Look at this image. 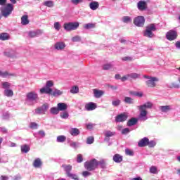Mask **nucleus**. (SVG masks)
I'll return each instance as SVG.
<instances>
[{
	"label": "nucleus",
	"instance_id": "1",
	"mask_svg": "<svg viewBox=\"0 0 180 180\" xmlns=\"http://www.w3.org/2000/svg\"><path fill=\"white\" fill-rule=\"evenodd\" d=\"M153 108V103L151 102H147L143 105H139L138 109L139 110V115L138 118L132 117L127 122V126L129 127H131V126H136L137 124V122L140 120L141 122H146L148 117L147 115L148 112H147V109H151Z\"/></svg>",
	"mask_w": 180,
	"mask_h": 180
},
{
	"label": "nucleus",
	"instance_id": "2",
	"mask_svg": "<svg viewBox=\"0 0 180 180\" xmlns=\"http://www.w3.org/2000/svg\"><path fill=\"white\" fill-rule=\"evenodd\" d=\"M39 102V94L36 91H30L26 94L25 104L33 106Z\"/></svg>",
	"mask_w": 180,
	"mask_h": 180
},
{
	"label": "nucleus",
	"instance_id": "3",
	"mask_svg": "<svg viewBox=\"0 0 180 180\" xmlns=\"http://www.w3.org/2000/svg\"><path fill=\"white\" fill-rule=\"evenodd\" d=\"M0 20L2 19V16L3 18H9L12 15V12H13V4H6V6L0 8Z\"/></svg>",
	"mask_w": 180,
	"mask_h": 180
},
{
	"label": "nucleus",
	"instance_id": "4",
	"mask_svg": "<svg viewBox=\"0 0 180 180\" xmlns=\"http://www.w3.org/2000/svg\"><path fill=\"white\" fill-rule=\"evenodd\" d=\"M155 30H157L155 24H149L143 32V36L152 39V37H154V33H153V32H155Z\"/></svg>",
	"mask_w": 180,
	"mask_h": 180
},
{
	"label": "nucleus",
	"instance_id": "5",
	"mask_svg": "<svg viewBox=\"0 0 180 180\" xmlns=\"http://www.w3.org/2000/svg\"><path fill=\"white\" fill-rule=\"evenodd\" d=\"M54 86V82L51 80H48L46 83V86L39 89V94H51L53 89L51 87Z\"/></svg>",
	"mask_w": 180,
	"mask_h": 180
},
{
	"label": "nucleus",
	"instance_id": "6",
	"mask_svg": "<svg viewBox=\"0 0 180 180\" xmlns=\"http://www.w3.org/2000/svg\"><path fill=\"white\" fill-rule=\"evenodd\" d=\"M79 27V22H66L63 25V28L66 32H72V30H77Z\"/></svg>",
	"mask_w": 180,
	"mask_h": 180
},
{
	"label": "nucleus",
	"instance_id": "7",
	"mask_svg": "<svg viewBox=\"0 0 180 180\" xmlns=\"http://www.w3.org/2000/svg\"><path fill=\"white\" fill-rule=\"evenodd\" d=\"M84 167L88 171H94L98 168V160L96 159H93L90 161L86 162L84 163Z\"/></svg>",
	"mask_w": 180,
	"mask_h": 180
},
{
	"label": "nucleus",
	"instance_id": "8",
	"mask_svg": "<svg viewBox=\"0 0 180 180\" xmlns=\"http://www.w3.org/2000/svg\"><path fill=\"white\" fill-rule=\"evenodd\" d=\"M143 78H146V79H147L146 81V84L149 88H154L157 86V84H155V82H158V78L147 75H144Z\"/></svg>",
	"mask_w": 180,
	"mask_h": 180
},
{
	"label": "nucleus",
	"instance_id": "9",
	"mask_svg": "<svg viewBox=\"0 0 180 180\" xmlns=\"http://www.w3.org/2000/svg\"><path fill=\"white\" fill-rule=\"evenodd\" d=\"M49 108H50L49 104L44 103V105H42L35 109V113H36V115H46V112H47V110H49Z\"/></svg>",
	"mask_w": 180,
	"mask_h": 180
},
{
	"label": "nucleus",
	"instance_id": "10",
	"mask_svg": "<svg viewBox=\"0 0 180 180\" xmlns=\"http://www.w3.org/2000/svg\"><path fill=\"white\" fill-rule=\"evenodd\" d=\"M145 22L146 19L143 16H138L134 19V25H135V26H138V27H143Z\"/></svg>",
	"mask_w": 180,
	"mask_h": 180
},
{
	"label": "nucleus",
	"instance_id": "11",
	"mask_svg": "<svg viewBox=\"0 0 180 180\" xmlns=\"http://www.w3.org/2000/svg\"><path fill=\"white\" fill-rule=\"evenodd\" d=\"M127 117H129V115L126 112L121 113L115 117V122H117V123L126 122L127 120Z\"/></svg>",
	"mask_w": 180,
	"mask_h": 180
},
{
	"label": "nucleus",
	"instance_id": "12",
	"mask_svg": "<svg viewBox=\"0 0 180 180\" xmlns=\"http://www.w3.org/2000/svg\"><path fill=\"white\" fill-rule=\"evenodd\" d=\"M177 37L178 34L176 32V31L174 30H169L166 34V38L170 41H172V40H175Z\"/></svg>",
	"mask_w": 180,
	"mask_h": 180
},
{
	"label": "nucleus",
	"instance_id": "13",
	"mask_svg": "<svg viewBox=\"0 0 180 180\" xmlns=\"http://www.w3.org/2000/svg\"><path fill=\"white\" fill-rule=\"evenodd\" d=\"M137 8L139 11H146L147 9V2L143 0L137 3Z\"/></svg>",
	"mask_w": 180,
	"mask_h": 180
},
{
	"label": "nucleus",
	"instance_id": "14",
	"mask_svg": "<svg viewBox=\"0 0 180 180\" xmlns=\"http://www.w3.org/2000/svg\"><path fill=\"white\" fill-rule=\"evenodd\" d=\"M55 50H58V51L61 50H64L65 49V43L63 41L56 42L53 46Z\"/></svg>",
	"mask_w": 180,
	"mask_h": 180
},
{
	"label": "nucleus",
	"instance_id": "15",
	"mask_svg": "<svg viewBox=\"0 0 180 180\" xmlns=\"http://www.w3.org/2000/svg\"><path fill=\"white\" fill-rule=\"evenodd\" d=\"M43 34V30H37L36 31H31L29 32L30 37H39Z\"/></svg>",
	"mask_w": 180,
	"mask_h": 180
},
{
	"label": "nucleus",
	"instance_id": "16",
	"mask_svg": "<svg viewBox=\"0 0 180 180\" xmlns=\"http://www.w3.org/2000/svg\"><path fill=\"white\" fill-rule=\"evenodd\" d=\"M96 108H97V105H96V103H95L90 102L85 105V109H86V110H88L89 112H90L91 110H95V109H96Z\"/></svg>",
	"mask_w": 180,
	"mask_h": 180
},
{
	"label": "nucleus",
	"instance_id": "17",
	"mask_svg": "<svg viewBox=\"0 0 180 180\" xmlns=\"http://www.w3.org/2000/svg\"><path fill=\"white\" fill-rule=\"evenodd\" d=\"M146 146H148V138L147 137L141 139L138 143L139 147H146Z\"/></svg>",
	"mask_w": 180,
	"mask_h": 180
},
{
	"label": "nucleus",
	"instance_id": "18",
	"mask_svg": "<svg viewBox=\"0 0 180 180\" xmlns=\"http://www.w3.org/2000/svg\"><path fill=\"white\" fill-rule=\"evenodd\" d=\"M159 110L162 112V113H168L170 110H172L171 105H160Z\"/></svg>",
	"mask_w": 180,
	"mask_h": 180
},
{
	"label": "nucleus",
	"instance_id": "19",
	"mask_svg": "<svg viewBox=\"0 0 180 180\" xmlns=\"http://www.w3.org/2000/svg\"><path fill=\"white\" fill-rule=\"evenodd\" d=\"M63 94V91L53 89H52L51 93H49L48 95H52V96H60Z\"/></svg>",
	"mask_w": 180,
	"mask_h": 180
},
{
	"label": "nucleus",
	"instance_id": "20",
	"mask_svg": "<svg viewBox=\"0 0 180 180\" xmlns=\"http://www.w3.org/2000/svg\"><path fill=\"white\" fill-rule=\"evenodd\" d=\"M112 160H113L114 162H116L117 164H120V162H122V161H123V156L117 153V154L114 155Z\"/></svg>",
	"mask_w": 180,
	"mask_h": 180
},
{
	"label": "nucleus",
	"instance_id": "21",
	"mask_svg": "<svg viewBox=\"0 0 180 180\" xmlns=\"http://www.w3.org/2000/svg\"><path fill=\"white\" fill-rule=\"evenodd\" d=\"M95 98H99L105 94V91L102 90L94 89L93 90Z\"/></svg>",
	"mask_w": 180,
	"mask_h": 180
},
{
	"label": "nucleus",
	"instance_id": "22",
	"mask_svg": "<svg viewBox=\"0 0 180 180\" xmlns=\"http://www.w3.org/2000/svg\"><path fill=\"white\" fill-rule=\"evenodd\" d=\"M69 133L70 134H71V136L75 137L77 136H79L81 131H79V129H78L77 128H72L70 129Z\"/></svg>",
	"mask_w": 180,
	"mask_h": 180
},
{
	"label": "nucleus",
	"instance_id": "23",
	"mask_svg": "<svg viewBox=\"0 0 180 180\" xmlns=\"http://www.w3.org/2000/svg\"><path fill=\"white\" fill-rule=\"evenodd\" d=\"M34 136L36 137V139H43L46 137V132H44L43 130H40L38 132L34 134Z\"/></svg>",
	"mask_w": 180,
	"mask_h": 180
},
{
	"label": "nucleus",
	"instance_id": "24",
	"mask_svg": "<svg viewBox=\"0 0 180 180\" xmlns=\"http://www.w3.org/2000/svg\"><path fill=\"white\" fill-rule=\"evenodd\" d=\"M89 8L91 11H96L99 8V3L98 1H92L89 4Z\"/></svg>",
	"mask_w": 180,
	"mask_h": 180
},
{
	"label": "nucleus",
	"instance_id": "25",
	"mask_svg": "<svg viewBox=\"0 0 180 180\" xmlns=\"http://www.w3.org/2000/svg\"><path fill=\"white\" fill-rule=\"evenodd\" d=\"M42 164L43 163L41 162V159L37 158L34 160L33 167H34V168H40V167H41Z\"/></svg>",
	"mask_w": 180,
	"mask_h": 180
},
{
	"label": "nucleus",
	"instance_id": "26",
	"mask_svg": "<svg viewBox=\"0 0 180 180\" xmlns=\"http://www.w3.org/2000/svg\"><path fill=\"white\" fill-rule=\"evenodd\" d=\"M67 108H68V105L64 103H58V109L59 112H63L64 110H67Z\"/></svg>",
	"mask_w": 180,
	"mask_h": 180
},
{
	"label": "nucleus",
	"instance_id": "27",
	"mask_svg": "<svg viewBox=\"0 0 180 180\" xmlns=\"http://www.w3.org/2000/svg\"><path fill=\"white\" fill-rule=\"evenodd\" d=\"M29 17L26 15H22L21 17V24L22 26H26V25H29Z\"/></svg>",
	"mask_w": 180,
	"mask_h": 180
},
{
	"label": "nucleus",
	"instance_id": "28",
	"mask_svg": "<svg viewBox=\"0 0 180 180\" xmlns=\"http://www.w3.org/2000/svg\"><path fill=\"white\" fill-rule=\"evenodd\" d=\"M21 148V152L24 153L25 154H27L28 151H30V146H29V145H22L20 146Z\"/></svg>",
	"mask_w": 180,
	"mask_h": 180
},
{
	"label": "nucleus",
	"instance_id": "29",
	"mask_svg": "<svg viewBox=\"0 0 180 180\" xmlns=\"http://www.w3.org/2000/svg\"><path fill=\"white\" fill-rule=\"evenodd\" d=\"M42 5L46 6L47 8H53L54 6V1L51 0L45 1Z\"/></svg>",
	"mask_w": 180,
	"mask_h": 180
},
{
	"label": "nucleus",
	"instance_id": "30",
	"mask_svg": "<svg viewBox=\"0 0 180 180\" xmlns=\"http://www.w3.org/2000/svg\"><path fill=\"white\" fill-rule=\"evenodd\" d=\"M4 96H7L8 98H12V96H13V91L9 89H5Z\"/></svg>",
	"mask_w": 180,
	"mask_h": 180
},
{
	"label": "nucleus",
	"instance_id": "31",
	"mask_svg": "<svg viewBox=\"0 0 180 180\" xmlns=\"http://www.w3.org/2000/svg\"><path fill=\"white\" fill-rule=\"evenodd\" d=\"M115 134H116L115 132H112L110 131H106L105 133V140L106 141H109V137H112V136H115Z\"/></svg>",
	"mask_w": 180,
	"mask_h": 180
},
{
	"label": "nucleus",
	"instance_id": "32",
	"mask_svg": "<svg viewBox=\"0 0 180 180\" xmlns=\"http://www.w3.org/2000/svg\"><path fill=\"white\" fill-rule=\"evenodd\" d=\"M62 167L65 171L67 175L71 173V169H72V167L71 165H63Z\"/></svg>",
	"mask_w": 180,
	"mask_h": 180
},
{
	"label": "nucleus",
	"instance_id": "33",
	"mask_svg": "<svg viewBox=\"0 0 180 180\" xmlns=\"http://www.w3.org/2000/svg\"><path fill=\"white\" fill-rule=\"evenodd\" d=\"M65 140H67V137L64 135H60L56 138L57 143H64Z\"/></svg>",
	"mask_w": 180,
	"mask_h": 180
},
{
	"label": "nucleus",
	"instance_id": "34",
	"mask_svg": "<svg viewBox=\"0 0 180 180\" xmlns=\"http://www.w3.org/2000/svg\"><path fill=\"white\" fill-rule=\"evenodd\" d=\"M129 79H136V78H140V74L139 73H130L128 74Z\"/></svg>",
	"mask_w": 180,
	"mask_h": 180
},
{
	"label": "nucleus",
	"instance_id": "35",
	"mask_svg": "<svg viewBox=\"0 0 180 180\" xmlns=\"http://www.w3.org/2000/svg\"><path fill=\"white\" fill-rule=\"evenodd\" d=\"M98 167H100V168H106V163L105 162V160H97V168Z\"/></svg>",
	"mask_w": 180,
	"mask_h": 180
},
{
	"label": "nucleus",
	"instance_id": "36",
	"mask_svg": "<svg viewBox=\"0 0 180 180\" xmlns=\"http://www.w3.org/2000/svg\"><path fill=\"white\" fill-rule=\"evenodd\" d=\"M0 40H9V34H8V33L0 34Z\"/></svg>",
	"mask_w": 180,
	"mask_h": 180
},
{
	"label": "nucleus",
	"instance_id": "37",
	"mask_svg": "<svg viewBox=\"0 0 180 180\" xmlns=\"http://www.w3.org/2000/svg\"><path fill=\"white\" fill-rule=\"evenodd\" d=\"M123 23H131V18L129 16H124L122 18Z\"/></svg>",
	"mask_w": 180,
	"mask_h": 180
},
{
	"label": "nucleus",
	"instance_id": "38",
	"mask_svg": "<svg viewBox=\"0 0 180 180\" xmlns=\"http://www.w3.org/2000/svg\"><path fill=\"white\" fill-rule=\"evenodd\" d=\"M124 102H125V103H129V105H131L133 103H134V101H133V98H130V97H125Z\"/></svg>",
	"mask_w": 180,
	"mask_h": 180
},
{
	"label": "nucleus",
	"instance_id": "39",
	"mask_svg": "<svg viewBox=\"0 0 180 180\" xmlns=\"http://www.w3.org/2000/svg\"><path fill=\"white\" fill-rule=\"evenodd\" d=\"M59 112L60 110H58V108L53 107L51 108V115H58Z\"/></svg>",
	"mask_w": 180,
	"mask_h": 180
},
{
	"label": "nucleus",
	"instance_id": "40",
	"mask_svg": "<svg viewBox=\"0 0 180 180\" xmlns=\"http://www.w3.org/2000/svg\"><path fill=\"white\" fill-rule=\"evenodd\" d=\"M71 94H78L79 92V88L77 86H72L70 89Z\"/></svg>",
	"mask_w": 180,
	"mask_h": 180
},
{
	"label": "nucleus",
	"instance_id": "41",
	"mask_svg": "<svg viewBox=\"0 0 180 180\" xmlns=\"http://www.w3.org/2000/svg\"><path fill=\"white\" fill-rule=\"evenodd\" d=\"M169 88H176V89H179L180 85L176 82H172L169 84Z\"/></svg>",
	"mask_w": 180,
	"mask_h": 180
},
{
	"label": "nucleus",
	"instance_id": "42",
	"mask_svg": "<svg viewBox=\"0 0 180 180\" xmlns=\"http://www.w3.org/2000/svg\"><path fill=\"white\" fill-rule=\"evenodd\" d=\"M125 154L126 155H129L130 157H133V155H134V152L132 150L127 148V149H125Z\"/></svg>",
	"mask_w": 180,
	"mask_h": 180
},
{
	"label": "nucleus",
	"instance_id": "43",
	"mask_svg": "<svg viewBox=\"0 0 180 180\" xmlns=\"http://www.w3.org/2000/svg\"><path fill=\"white\" fill-rule=\"evenodd\" d=\"M84 29H87V30L94 29V27H95V24L87 23V24L84 25Z\"/></svg>",
	"mask_w": 180,
	"mask_h": 180
},
{
	"label": "nucleus",
	"instance_id": "44",
	"mask_svg": "<svg viewBox=\"0 0 180 180\" xmlns=\"http://www.w3.org/2000/svg\"><path fill=\"white\" fill-rule=\"evenodd\" d=\"M150 174H158V169H157V167L155 166H152L150 168Z\"/></svg>",
	"mask_w": 180,
	"mask_h": 180
},
{
	"label": "nucleus",
	"instance_id": "45",
	"mask_svg": "<svg viewBox=\"0 0 180 180\" xmlns=\"http://www.w3.org/2000/svg\"><path fill=\"white\" fill-rule=\"evenodd\" d=\"M2 86L4 89H9V88H11V83L4 82L2 83Z\"/></svg>",
	"mask_w": 180,
	"mask_h": 180
},
{
	"label": "nucleus",
	"instance_id": "46",
	"mask_svg": "<svg viewBox=\"0 0 180 180\" xmlns=\"http://www.w3.org/2000/svg\"><path fill=\"white\" fill-rule=\"evenodd\" d=\"M54 29H56L58 32L61 29V24L59 22H56L53 24Z\"/></svg>",
	"mask_w": 180,
	"mask_h": 180
},
{
	"label": "nucleus",
	"instance_id": "47",
	"mask_svg": "<svg viewBox=\"0 0 180 180\" xmlns=\"http://www.w3.org/2000/svg\"><path fill=\"white\" fill-rule=\"evenodd\" d=\"M131 95H134V96H138V98H143V93L141 92H130Z\"/></svg>",
	"mask_w": 180,
	"mask_h": 180
},
{
	"label": "nucleus",
	"instance_id": "48",
	"mask_svg": "<svg viewBox=\"0 0 180 180\" xmlns=\"http://www.w3.org/2000/svg\"><path fill=\"white\" fill-rule=\"evenodd\" d=\"M113 67V65L112 63H107L103 65V70H110Z\"/></svg>",
	"mask_w": 180,
	"mask_h": 180
},
{
	"label": "nucleus",
	"instance_id": "49",
	"mask_svg": "<svg viewBox=\"0 0 180 180\" xmlns=\"http://www.w3.org/2000/svg\"><path fill=\"white\" fill-rule=\"evenodd\" d=\"M68 116H69L68 112L66 111H64L60 113V117L62 119H68Z\"/></svg>",
	"mask_w": 180,
	"mask_h": 180
},
{
	"label": "nucleus",
	"instance_id": "50",
	"mask_svg": "<svg viewBox=\"0 0 180 180\" xmlns=\"http://www.w3.org/2000/svg\"><path fill=\"white\" fill-rule=\"evenodd\" d=\"M157 143H155V141H150L148 139V147L153 148V147H155Z\"/></svg>",
	"mask_w": 180,
	"mask_h": 180
},
{
	"label": "nucleus",
	"instance_id": "51",
	"mask_svg": "<svg viewBox=\"0 0 180 180\" xmlns=\"http://www.w3.org/2000/svg\"><path fill=\"white\" fill-rule=\"evenodd\" d=\"M68 176L69 178H71L72 179L79 180L78 176H77V174H72V173H68Z\"/></svg>",
	"mask_w": 180,
	"mask_h": 180
},
{
	"label": "nucleus",
	"instance_id": "52",
	"mask_svg": "<svg viewBox=\"0 0 180 180\" xmlns=\"http://www.w3.org/2000/svg\"><path fill=\"white\" fill-rule=\"evenodd\" d=\"M95 141V139H94V136H90L87 138L86 143L87 144H94V142Z\"/></svg>",
	"mask_w": 180,
	"mask_h": 180
},
{
	"label": "nucleus",
	"instance_id": "53",
	"mask_svg": "<svg viewBox=\"0 0 180 180\" xmlns=\"http://www.w3.org/2000/svg\"><path fill=\"white\" fill-rule=\"evenodd\" d=\"M122 61H133L134 58L131 56H124L122 58Z\"/></svg>",
	"mask_w": 180,
	"mask_h": 180
},
{
	"label": "nucleus",
	"instance_id": "54",
	"mask_svg": "<svg viewBox=\"0 0 180 180\" xmlns=\"http://www.w3.org/2000/svg\"><path fill=\"white\" fill-rule=\"evenodd\" d=\"M8 75L9 73L7 71H0V77H2V78H6Z\"/></svg>",
	"mask_w": 180,
	"mask_h": 180
},
{
	"label": "nucleus",
	"instance_id": "55",
	"mask_svg": "<svg viewBox=\"0 0 180 180\" xmlns=\"http://www.w3.org/2000/svg\"><path fill=\"white\" fill-rule=\"evenodd\" d=\"M72 41L77 42V41H81V37L77 35L72 38Z\"/></svg>",
	"mask_w": 180,
	"mask_h": 180
},
{
	"label": "nucleus",
	"instance_id": "56",
	"mask_svg": "<svg viewBox=\"0 0 180 180\" xmlns=\"http://www.w3.org/2000/svg\"><path fill=\"white\" fill-rule=\"evenodd\" d=\"M82 2H84V0H71L73 5H78V4H82Z\"/></svg>",
	"mask_w": 180,
	"mask_h": 180
},
{
	"label": "nucleus",
	"instance_id": "57",
	"mask_svg": "<svg viewBox=\"0 0 180 180\" xmlns=\"http://www.w3.org/2000/svg\"><path fill=\"white\" fill-rule=\"evenodd\" d=\"M70 146L72 148H77L78 147V143H77V142L70 141Z\"/></svg>",
	"mask_w": 180,
	"mask_h": 180
},
{
	"label": "nucleus",
	"instance_id": "58",
	"mask_svg": "<svg viewBox=\"0 0 180 180\" xmlns=\"http://www.w3.org/2000/svg\"><path fill=\"white\" fill-rule=\"evenodd\" d=\"M8 162V157L0 158V163L5 164Z\"/></svg>",
	"mask_w": 180,
	"mask_h": 180
},
{
	"label": "nucleus",
	"instance_id": "59",
	"mask_svg": "<svg viewBox=\"0 0 180 180\" xmlns=\"http://www.w3.org/2000/svg\"><path fill=\"white\" fill-rule=\"evenodd\" d=\"M130 133V129L124 128L122 130V134H129Z\"/></svg>",
	"mask_w": 180,
	"mask_h": 180
},
{
	"label": "nucleus",
	"instance_id": "60",
	"mask_svg": "<svg viewBox=\"0 0 180 180\" xmlns=\"http://www.w3.org/2000/svg\"><path fill=\"white\" fill-rule=\"evenodd\" d=\"M112 105V106H119V105H120V100L113 101Z\"/></svg>",
	"mask_w": 180,
	"mask_h": 180
},
{
	"label": "nucleus",
	"instance_id": "61",
	"mask_svg": "<svg viewBox=\"0 0 180 180\" xmlns=\"http://www.w3.org/2000/svg\"><path fill=\"white\" fill-rule=\"evenodd\" d=\"M2 119H3L4 120H8V119H9V113H8V112H4V113L3 114Z\"/></svg>",
	"mask_w": 180,
	"mask_h": 180
},
{
	"label": "nucleus",
	"instance_id": "62",
	"mask_svg": "<svg viewBox=\"0 0 180 180\" xmlns=\"http://www.w3.org/2000/svg\"><path fill=\"white\" fill-rule=\"evenodd\" d=\"M86 127H87V129L91 130V129H94V127H95V124H93V123L86 124Z\"/></svg>",
	"mask_w": 180,
	"mask_h": 180
},
{
	"label": "nucleus",
	"instance_id": "63",
	"mask_svg": "<svg viewBox=\"0 0 180 180\" xmlns=\"http://www.w3.org/2000/svg\"><path fill=\"white\" fill-rule=\"evenodd\" d=\"M82 161H83L82 155L81 154L77 155V162L79 163V162H82Z\"/></svg>",
	"mask_w": 180,
	"mask_h": 180
},
{
	"label": "nucleus",
	"instance_id": "64",
	"mask_svg": "<svg viewBox=\"0 0 180 180\" xmlns=\"http://www.w3.org/2000/svg\"><path fill=\"white\" fill-rule=\"evenodd\" d=\"M30 128L31 129H37V124L36 122H31Z\"/></svg>",
	"mask_w": 180,
	"mask_h": 180
}]
</instances>
